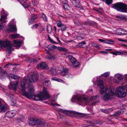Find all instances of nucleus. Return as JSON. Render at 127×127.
Segmentation results:
<instances>
[{"label": "nucleus", "instance_id": "aec40b11", "mask_svg": "<svg viewBox=\"0 0 127 127\" xmlns=\"http://www.w3.org/2000/svg\"><path fill=\"white\" fill-rule=\"evenodd\" d=\"M18 83V81H17L15 82H14L13 84L11 83L10 86L13 89L15 90H16L17 89V86Z\"/></svg>", "mask_w": 127, "mask_h": 127}, {"label": "nucleus", "instance_id": "a19ab883", "mask_svg": "<svg viewBox=\"0 0 127 127\" xmlns=\"http://www.w3.org/2000/svg\"><path fill=\"white\" fill-rule=\"evenodd\" d=\"M52 79L53 80L59 82H62L63 81L62 80L59 78L57 79L55 77L52 78Z\"/></svg>", "mask_w": 127, "mask_h": 127}, {"label": "nucleus", "instance_id": "2eb2a0df", "mask_svg": "<svg viewBox=\"0 0 127 127\" xmlns=\"http://www.w3.org/2000/svg\"><path fill=\"white\" fill-rule=\"evenodd\" d=\"M125 53H127V52L122 51H118L110 52V53L115 55H122L124 54Z\"/></svg>", "mask_w": 127, "mask_h": 127}, {"label": "nucleus", "instance_id": "58836bf2", "mask_svg": "<svg viewBox=\"0 0 127 127\" xmlns=\"http://www.w3.org/2000/svg\"><path fill=\"white\" fill-rule=\"evenodd\" d=\"M106 43L109 44H112L114 43V41L110 40H106Z\"/></svg>", "mask_w": 127, "mask_h": 127}, {"label": "nucleus", "instance_id": "f8f14e48", "mask_svg": "<svg viewBox=\"0 0 127 127\" xmlns=\"http://www.w3.org/2000/svg\"><path fill=\"white\" fill-rule=\"evenodd\" d=\"M71 3L74 7H77L80 9H82V6L80 2L77 0H71Z\"/></svg>", "mask_w": 127, "mask_h": 127}, {"label": "nucleus", "instance_id": "f704fd0d", "mask_svg": "<svg viewBox=\"0 0 127 127\" xmlns=\"http://www.w3.org/2000/svg\"><path fill=\"white\" fill-rule=\"evenodd\" d=\"M113 109L112 108H109L107 109L106 110H104L105 111V113H109L112 111L113 110Z\"/></svg>", "mask_w": 127, "mask_h": 127}, {"label": "nucleus", "instance_id": "6e6552de", "mask_svg": "<svg viewBox=\"0 0 127 127\" xmlns=\"http://www.w3.org/2000/svg\"><path fill=\"white\" fill-rule=\"evenodd\" d=\"M28 122L30 125H32L39 124L43 127L45 124V123L44 122H41L38 120H36L31 118L29 119Z\"/></svg>", "mask_w": 127, "mask_h": 127}, {"label": "nucleus", "instance_id": "4be33fe9", "mask_svg": "<svg viewBox=\"0 0 127 127\" xmlns=\"http://www.w3.org/2000/svg\"><path fill=\"white\" fill-rule=\"evenodd\" d=\"M6 109L7 108L5 105L1 104L0 105V111L5 112Z\"/></svg>", "mask_w": 127, "mask_h": 127}, {"label": "nucleus", "instance_id": "5fc2aeb1", "mask_svg": "<svg viewBox=\"0 0 127 127\" xmlns=\"http://www.w3.org/2000/svg\"><path fill=\"white\" fill-rule=\"evenodd\" d=\"M103 123V122L101 121H96V124H97L98 125H101Z\"/></svg>", "mask_w": 127, "mask_h": 127}, {"label": "nucleus", "instance_id": "bb28decb", "mask_svg": "<svg viewBox=\"0 0 127 127\" xmlns=\"http://www.w3.org/2000/svg\"><path fill=\"white\" fill-rule=\"evenodd\" d=\"M26 61L27 62L31 63L32 62H34L35 63L37 61L35 59L33 58V59H28L26 60Z\"/></svg>", "mask_w": 127, "mask_h": 127}, {"label": "nucleus", "instance_id": "f03ea898", "mask_svg": "<svg viewBox=\"0 0 127 127\" xmlns=\"http://www.w3.org/2000/svg\"><path fill=\"white\" fill-rule=\"evenodd\" d=\"M97 85L101 89L100 91L101 94L103 95L105 94L102 97L103 100H109L112 98L114 95V92L110 89H108L106 87L104 86L102 80H99Z\"/></svg>", "mask_w": 127, "mask_h": 127}, {"label": "nucleus", "instance_id": "a211bd4d", "mask_svg": "<svg viewBox=\"0 0 127 127\" xmlns=\"http://www.w3.org/2000/svg\"><path fill=\"white\" fill-rule=\"evenodd\" d=\"M50 71L51 74L53 75H56L57 73V70L56 67L54 66H53L50 69Z\"/></svg>", "mask_w": 127, "mask_h": 127}, {"label": "nucleus", "instance_id": "f3484780", "mask_svg": "<svg viewBox=\"0 0 127 127\" xmlns=\"http://www.w3.org/2000/svg\"><path fill=\"white\" fill-rule=\"evenodd\" d=\"M14 46L17 47H19L21 45V41L18 40H14Z\"/></svg>", "mask_w": 127, "mask_h": 127}, {"label": "nucleus", "instance_id": "b1692460", "mask_svg": "<svg viewBox=\"0 0 127 127\" xmlns=\"http://www.w3.org/2000/svg\"><path fill=\"white\" fill-rule=\"evenodd\" d=\"M68 70L67 69H63L61 73V75L62 76H64L67 74Z\"/></svg>", "mask_w": 127, "mask_h": 127}, {"label": "nucleus", "instance_id": "49530a36", "mask_svg": "<svg viewBox=\"0 0 127 127\" xmlns=\"http://www.w3.org/2000/svg\"><path fill=\"white\" fill-rule=\"evenodd\" d=\"M74 23L75 25L77 26H79L81 25V23L80 22L77 21H74Z\"/></svg>", "mask_w": 127, "mask_h": 127}, {"label": "nucleus", "instance_id": "9b49d317", "mask_svg": "<svg viewBox=\"0 0 127 127\" xmlns=\"http://www.w3.org/2000/svg\"><path fill=\"white\" fill-rule=\"evenodd\" d=\"M115 32L117 34L120 35H123L127 34V31L123 28H118L115 30Z\"/></svg>", "mask_w": 127, "mask_h": 127}, {"label": "nucleus", "instance_id": "20e7f679", "mask_svg": "<svg viewBox=\"0 0 127 127\" xmlns=\"http://www.w3.org/2000/svg\"><path fill=\"white\" fill-rule=\"evenodd\" d=\"M75 101H77L80 105H83L84 103L87 104L89 103L88 99L86 97H83L80 95H74L71 99V101L74 102Z\"/></svg>", "mask_w": 127, "mask_h": 127}, {"label": "nucleus", "instance_id": "e433bc0d", "mask_svg": "<svg viewBox=\"0 0 127 127\" xmlns=\"http://www.w3.org/2000/svg\"><path fill=\"white\" fill-rule=\"evenodd\" d=\"M113 0H105L106 3L108 5H109L112 3Z\"/></svg>", "mask_w": 127, "mask_h": 127}, {"label": "nucleus", "instance_id": "72a5a7b5", "mask_svg": "<svg viewBox=\"0 0 127 127\" xmlns=\"http://www.w3.org/2000/svg\"><path fill=\"white\" fill-rule=\"evenodd\" d=\"M63 7L65 9L67 10H69L70 8L69 6L67 3L64 5Z\"/></svg>", "mask_w": 127, "mask_h": 127}, {"label": "nucleus", "instance_id": "603ef678", "mask_svg": "<svg viewBox=\"0 0 127 127\" xmlns=\"http://www.w3.org/2000/svg\"><path fill=\"white\" fill-rule=\"evenodd\" d=\"M97 97H98V96L96 95L95 96H92L91 98V100H95L97 98Z\"/></svg>", "mask_w": 127, "mask_h": 127}, {"label": "nucleus", "instance_id": "dca6fc26", "mask_svg": "<svg viewBox=\"0 0 127 127\" xmlns=\"http://www.w3.org/2000/svg\"><path fill=\"white\" fill-rule=\"evenodd\" d=\"M16 112L13 111H11L7 112L5 115L6 117H12L15 115Z\"/></svg>", "mask_w": 127, "mask_h": 127}, {"label": "nucleus", "instance_id": "473e14b6", "mask_svg": "<svg viewBox=\"0 0 127 127\" xmlns=\"http://www.w3.org/2000/svg\"><path fill=\"white\" fill-rule=\"evenodd\" d=\"M17 29L14 26H13L11 28L10 32H15L16 31Z\"/></svg>", "mask_w": 127, "mask_h": 127}, {"label": "nucleus", "instance_id": "5701e85b", "mask_svg": "<svg viewBox=\"0 0 127 127\" xmlns=\"http://www.w3.org/2000/svg\"><path fill=\"white\" fill-rule=\"evenodd\" d=\"M57 49L59 51H63L66 52L67 50V49L64 47H57Z\"/></svg>", "mask_w": 127, "mask_h": 127}, {"label": "nucleus", "instance_id": "a18cd8bd", "mask_svg": "<svg viewBox=\"0 0 127 127\" xmlns=\"http://www.w3.org/2000/svg\"><path fill=\"white\" fill-rule=\"evenodd\" d=\"M55 101L54 100H52L51 102V104L52 105H57L59 106V105L57 104L56 103L54 102Z\"/></svg>", "mask_w": 127, "mask_h": 127}, {"label": "nucleus", "instance_id": "338daca9", "mask_svg": "<svg viewBox=\"0 0 127 127\" xmlns=\"http://www.w3.org/2000/svg\"><path fill=\"white\" fill-rule=\"evenodd\" d=\"M78 45V46L79 47V48H81V47H83V45H82L81 44H80V45Z\"/></svg>", "mask_w": 127, "mask_h": 127}, {"label": "nucleus", "instance_id": "423d86ee", "mask_svg": "<svg viewBox=\"0 0 127 127\" xmlns=\"http://www.w3.org/2000/svg\"><path fill=\"white\" fill-rule=\"evenodd\" d=\"M1 16L0 19V30H2L4 28V23L6 22V19L7 18V14L5 13L4 11L2 10L1 12Z\"/></svg>", "mask_w": 127, "mask_h": 127}, {"label": "nucleus", "instance_id": "ddd939ff", "mask_svg": "<svg viewBox=\"0 0 127 127\" xmlns=\"http://www.w3.org/2000/svg\"><path fill=\"white\" fill-rule=\"evenodd\" d=\"M115 76V77L114 80L116 83H120L121 81V80L123 78V76L118 74H116Z\"/></svg>", "mask_w": 127, "mask_h": 127}, {"label": "nucleus", "instance_id": "393cba45", "mask_svg": "<svg viewBox=\"0 0 127 127\" xmlns=\"http://www.w3.org/2000/svg\"><path fill=\"white\" fill-rule=\"evenodd\" d=\"M19 35L18 34H13L10 35L9 37L12 39H15L18 37Z\"/></svg>", "mask_w": 127, "mask_h": 127}, {"label": "nucleus", "instance_id": "c03bdc74", "mask_svg": "<svg viewBox=\"0 0 127 127\" xmlns=\"http://www.w3.org/2000/svg\"><path fill=\"white\" fill-rule=\"evenodd\" d=\"M73 114L75 115H76L77 116H80L82 115V114L80 113H77L76 112L74 111L73 112Z\"/></svg>", "mask_w": 127, "mask_h": 127}, {"label": "nucleus", "instance_id": "4c0bfd02", "mask_svg": "<svg viewBox=\"0 0 127 127\" xmlns=\"http://www.w3.org/2000/svg\"><path fill=\"white\" fill-rule=\"evenodd\" d=\"M67 29V27L64 24L60 29L62 31H65Z\"/></svg>", "mask_w": 127, "mask_h": 127}, {"label": "nucleus", "instance_id": "052dcab7", "mask_svg": "<svg viewBox=\"0 0 127 127\" xmlns=\"http://www.w3.org/2000/svg\"><path fill=\"white\" fill-rule=\"evenodd\" d=\"M51 43H53V44H58V43H56V42L54 41L52 39L50 41Z\"/></svg>", "mask_w": 127, "mask_h": 127}, {"label": "nucleus", "instance_id": "39448f33", "mask_svg": "<svg viewBox=\"0 0 127 127\" xmlns=\"http://www.w3.org/2000/svg\"><path fill=\"white\" fill-rule=\"evenodd\" d=\"M0 44L1 47L4 48L5 50H6L9 53H10L11 51L14 50L12 45L9 41L7 40L1 41L0 42Z\"/></svg>", "mask_w": 127, "mask_h": 127}, {"label": "nucleus", "instance_id": "c756f323", "mask_svg": "<svg viewBox=\"0 0 127 127\" xmlns=\"http://www.w3.org/2000/svg\"><path fill=\"white\" fill-rule=\"evenodd\" d=\"M42 18L43 20L47 22L48 21L46 15L44 13L42 14Z\"/></svg>", "mask_w": 127, "mask_h": 127}, {"label": "nucleus", "instance_id": "4468645a", "mask_svg": "<svg viewBox=\"0 0 127 127\" xmlns=\"http://www.w3.org/2000/svg\"><path fill=\"white\" fill-rule=\"evenodd\" d=\"M48 67L46 64L44 62L41 63L39 64L37 66V68L38 69H46Z\"/></svg>", "mask_w": 127, "mask_h": 127}, {"label": "nucleus", "instance_id": "680f3d73", "mask_svg": "<svg viewBox=\"0 0 127 127\" xmlns=\"http://www.w3.org/2000/svg\"><path fill=\"white\" fill-rule=\"evenodd\" d=\"M11 65V64H10L8 63V64H6L4 66V67L5 68H7V67H7L9 65Z\"/></svg>", "mask_w": 127, "mask_h": 127}, {"label": "nucleus", "instance_id": "37998d69", "mask_svg": "<svg viewBox=\"0 0 127 127\" xmlns=\"http://www.w3.org/2000/svg\"><path fill=\"white\" fill-rule=\"evenodd\" d=\"M30 18L34 21L37 18V17L36 15L33 14L32 15L31 17Z\"/></svg>", "mask_w": 127, "mask_h": 127}, {"label": "nucleus", "instance_id": "7ed1b4c3", "mask_svg": "<svg viewBox=\"0 0 127 127\" xmlns=\"http://www.w3.org/2000/svg\"><path fill=\"white\" fill-rule=\"evenodd\" d=\"M112 7L118 11L127 12V5L122 2H119L112 5Z\"/></svg>", "mask_w": 127, "mask_h": 127}, {"label": "nucleus", "instance_id": "c9c22d12", "mask_svg": "<svg viewBox=\"0 0 127 127\" xmlns=\"http://www.w3.org/2000/svg\"><path fill=\"white\" fill-rule=\"evenodd\" d=\"M121 114V111L119 110L115 112L113 115L115 116H118L120 115Z\"/></svg>", "mask_w": 127, "mask_h": 127}, {"label": "nucleus", "instance_id": "69168bd1", "mask_svg": "<svg viewBox=\"0 0 127 127\" xmlns=\"http://www.w3.org/2000/svg\"><path fill=\"white\" fill-rule=\"evenodd\" d=\"M57 39V40L59 41V42H60V43H61V41H60V40L59 39V38L58 37H56Z\"/></svg>", "mask_w": 127, "mask_h": 127}, {"label": "nucleus", "instance_id": "2f4dec72", "mask_svg": "<svg viewBox=\"0 0 127 127\" xmlns=\"http://www.w3.org/2000/svg\"><path fill=\"white\" fill-rule=\"evenodd\" d=\"M34 21L30 18H29L28 20V24L29 25H30L33 24L34 23Z\"/></svg>", "mask_w": 127, "mask_h": 127}, {"label": "nucleus", "instance_id": "864d4df0", "mask_svg": "<svg viewBox=\"0 0 127 127\" xmlns=\"http://www.w3.org/2000/svg\"><path fill=\"white\" fill-rule=\"evenodd\" d=\"M103 12V9L102 8H98V12L100 13H101Z\"/></svg>", "mask_w": 127, "mask_h": 127}, {"label": "nucleus", "instance_id": "f257e3e1", "mask_svg": "<svg viewBox=\"0 0 127 127\" xmlns=\"http://www.w3.org/2000/svg\"><path fill=\"white\" fill-rule=\"evenodd\" d=\"M26 82V79H23L22 80L21 85L22 88L21 92L23 95L25 96L27 98L29 99L32 98L35 100H43L49 98L48 91L45 87L43 88L42 92L40 93L38 95H33L34 88V87L32 86H30L28 87V93L25 92L26 88L25 86Z\"/></svg>", "mask_w": 127, "mask_h": 127}, {"label": "nucleus", "instance_id": "8fccbe9b", "mask_svg": "<svg viewBox=\"0 0 127 127\" xmlns=\"http://www.w3.org/2000/svg\"><path fill=\"white\" fill-rule=\"evenodd\" d=\"M109 73L108 72H106L103 74V76L105 78L107 77L109 75Z\"/></svg>", "mask_w": 127, "mask_h": 127}, {"label": "nucleus", "instance_id": "412c9836", "mask_svg": "<svg viewBox=\"0 0 127 127\" xmlns=\"http://www.w3.org/2000/svg\"><path fill=\"white\" fill-rule=\"evenodd\" d=\"M9 77H11L12 79H13L15 80L18 79L19 78V77L17 75L13 74H9Z\"/></svg>", "mask_w": 127, "mask_h": 127}, {"label": "nucleus", "instance_id": "13d9d810", "mask_svg": "<svg viewBox=\"0 0 127 127\" xmlns=\"http://www.w3.org/2000/svg\"><path fill=\"white\" fill-rule=\"evenodd\" d=\"M86 43L85 41H83L79 43L78 44V45H80V44H85Z\"/></svg>", "mask_w": 127, "mask_h": 127}, {"label": "nucleus", "instance_id": "6e6d98bb", "mask_svg": "<svg viewBox=\"0 0 127 127\" xmlns=\"http://www.w3.org/2000/svg\"><path fill=\"white\" fill-rule=\"evenodd\" d=\"M98 40L102 42L106 43V40H104L101 39H98Z\"/></svg>", "mask_w": 127, "mask_h": 127}, {"label": "nucleus", "instance_id": "09e8293b", "mask_svg": "<svg viewBox=\"0 0 127 127\" xmlns=\"http://www.w3.org/2000/svg\"><path fill=\"white\" fill-rule=\"evenodd\" d=\"M118 40L122 42H127V40L125 39H123L122 38H119L118 39Z\"/></svg>", "mask_w": 127, "mask_h": 127}, {"label": "nucleus", "instance_id": "6ab92c4d", "mask_svg": "<svg viewBox=\"0 0 127 127\" xmlns=\"http://www.w3.org/2000/svg\"><path fill=\"white\" fill-rule=\"evenodd\" d=\"M91 24V22L90 21L88 20L86 21L84 23L83 25H81V26L82 27L86 28H87V25H90Z\"/></svg>", "mask_w": 127, "mask_h": 127}, {"label": "nucleus", "instance_id": "79ce46f5", "mask_svg": "<svg viewBox=\"0 0 127 127\" xmlns=\"http://www.w3.org/2000/svg\"><path fill=\"white\" fill-rule=\"evenodd\" d=\"M62 112L65 114L66 116H69V112L66 110H63L62 111Z\"/></svg>", "mask_w": 127, "mask_h": 127}, {"label": "nucleus", "instance_id": "c85d7f7f", "mask_svg": "<svg viewBox=\"0 0 127 127\" xmlns=\"http://www.w3.org/2000/svg\"><path fill=\"white\" fill-rule=\"evenodd\" d=\"M43 83L44 85L46 86H49L50 84V82L49 80L45 81V82L43 81Z\"/></svg>", "mask_w": 127, "mask_h": 127}, {"label": "nucleus", "instance_id": "cd10ccee", "mask_svg": "<svg viewBox=\"0 0 127 127\" xmlns=\"http://www.w3.org/2000/svg\"><path fill=\"white\" fill-rule=\"evenodd\" d=\"M48 48L49 50H52L56 48H57V47L55 45L52 46L49 45L48 46Z\"/></svg>", "mask_w": 127, "mask_h": 127}, {"label": "nucleus", "instance_id": "3c124183", "mask_svg": "<svg viewBox=\"0 0 127 127\" xmlns=\"http://www.w3.org/2000/svg\"><path fill=\"white\" fill-rule=\"evenodd\" d=\"M61 2L64 5L67 4V0H61Z\"/></svg>", "mask_w": 127, "mask_h": 127}, {"label": "nucleus", "instance_id": "a878e982", "mask_svg": "<svg viewBox=\"0 0 127 127\" xmlns=\"http://www.w3.org/2000/svg\"><path fill=\"white\" fill-rule=\"evenodd\" d=\"M47 31L48 32L51 33L52 32V29L51 26L50 25H48L47 26Z\"/></svg>", "mask_w": 127, "mask_h": 127}, {"label": "nucleus", "instance_id": "1a4fd4ad", "mask_svg": "<svg viewBox=\"0 0 127 127\" xmlns=\"http://www.w3.org/2000/svg\"><path fill=\"white\" fill-rule=\"evenodd\" d=\"M68 57L73 67H76L79 66V63L71 55L69 56Z\"/></svg>", "mask_w": 127, "mask_h": 127}, {"label": "nucleus", "instance_id": "7c9ffc66", "mask_svg": "<svg viewBox=\"0 0 127 127\" xmlns=\"http://www.w3.org/2000/svg\"><path fill=\"white\" fill-rule=\"evenodd\" d=\"M57 23V26L58 27L60 28H61L64 25V24L62 23L61 21H58Z\"/></svg>", "mask_w": 127, "mask_h": 127}, {"label": "nucleus", "instance_id": "ea45409f", "mask_svg": "<svg viewBox=\"0 0 127 127\" xmlns=\"http://www.w3.org/2000/svg\"><path fill=\"white\" fill-rule=\"evenodd\" d=\"M39 24H36L34 25H33V26L31 27V28L32 29H37L38 27L39 26Z\"/></svg>", "mask_w": 127, "mask_h": 127}, {"label": "nucleus", "instance_id": "de8ad7c7", "mask_svg": "<svg viewBox=\"0 0 127 127\" xmlns=\"http://www.w3.org/2000/svg\"><path fill=\"white\" fill-rule=\"evenodd\" d=\"M84 38V37H83L80 35H78L76 37L77 39L78 40H80L81 39H83Z\"/></svg>", "mask_w": 127, "mask_h": 127}, {"label": "nucleus", "instance_id": "4d7b16f0", "mask_svg": "<svg viewBox=\"0 0 127 127\" xmlns=\"http://www.w3.org/2000/svg\"><path fill=\"white\" fill-rule=\"evenodd\" d=\"M100 52L105 54H108V52L106 51H100Z\"/></svg>", "mask_w": 127, "mask_h": 127}, {"label": "nucleus", "instance_id": "bf43d9fd", "mask_svg": "<svg viewBox=\"0 0 127 127\" xmlns=\"http://www.w3.org/2000/svg\"><path fill=\"white\" fill-rule=\"evenodd\" d=\"M21 4L23 6V7L25 8H27L29 7V6L27 5H26L24 4Z\"/></svg>", "mask_w": 127, "mask_h": 127}, {"label": "nucleus", "instance_id": "0e129e2a", "mask_svg": "<svg viewBox=\"0 0 127 127\" xmlns=\"http://www.w3.org/2000/svg\"><path fill=\"white\" fill-rule=\"evenodd\" d=\"M54 29L55 32L57 31V28L56 26H55L54 27Z\"/></svg>", "mask_w": 127, "mask_h": 127}, {"label": "nucleus", "instance_id": "e2e57ef3", "mask_svg": "<svg viewBox=\"0 0 127 127\" xmlns=\"http://www.w3.org/2000/svg\"><path fill=\"white\" fill-rule=\"evenodd\" d=\"M89 126L87 124H84L82 126L83 127H88Z\"/></svg>", "mask_w": 127, "mask_h": 127}, {"label": "nucleus", "instance_id": "774afa93", "mask_svg": "<svg viewBox=\"0 0 127 127\" xmlns=\"http://www.w3.org/2000/svg\"><path fill=\"white\" fill-rule=\"evenodd\" d=\"M122 121H127V119H123Z\"/></svg>", "mask_w": 127, "mask_h": 127}, {"label": "nucleus", "instance_id": "9d476101", "mask_svg": "<svg viewBox=\"0 0 127 127\" xmlns=\"http://www.w3.org/2000/svg\"><path fill=\"white\" fill-rule=\"evenodd\" d=\"M37 73H33L31 76H28L29 81L32 83H34L37 80L38 78Z\"/></svg>", "mask_w": 127, "mask_h": 127}, {"label": "nucleus", "instance_id": "0eeeda50", "mask_svg": "<svg viewBox=\"0 0 127 127\" xmlns=\"http://www.w3.org/2000/svg\"><path fill=\"white\" fill-rule=\"evenodd\" d=\"M116 94L118 97H122L126 95V93L124 89L121 87H119L116 88Z\"/></svg>", "mask_w": 127, "mask_h": 127}]
</instances>
